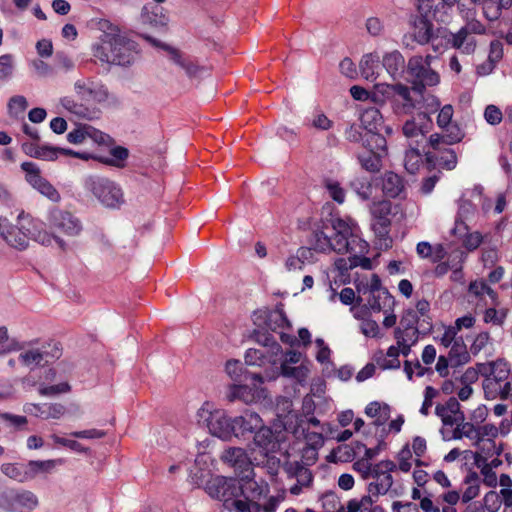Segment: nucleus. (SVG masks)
<instances>
[{"label": "nucleus", "mask_w": 512, "mask_h": 512, "mask_svg": "<svg viewBox=\"0 0 512 512\" xmlns=\"http://www.w3.org/2000/svg\"><path fill=\"white\" fill-rule=\"evenodd\" d=\"M22 170L25 172L27 182L53 202H59L61 197L53 185L42 175L40 169L34 162H22Z\"/></svg>", "instance_id": "20"}, {"label": "nucleus", "mask_w": 512, "mask_h": 512, "mask_svg": "<svg viewBox=\"0 0 512 512\" xmlns=\"http://www.w3.org/2000/svg\"><path fill=\"white\" fill-rule=\"evenodd\" d=\"M102 36L93 46V55L101 62L125 66L128 63V40L120 27L109 20L99 23Z\"/></svg>", "instance_id": "2"}, {"label": "nucleus", "mask_w": 512, "mask_h": 512, "mask_svg": "<svg viewBox=\"0 0 512 512\" xmlns=\"http://www.w3.org/2000/svg\"><path fill=\"white\" fill-rule=\"evenodd\" d=\"M371 225L376 237H378L380 241H383V243H381L380 245L384 246L385 248L390 247L392 243V240L389 237L391 226L390 218L373 219Z\"/></svg>", "instance_id": "40"}, {"label": "nucleus", "mask_w": 512, "mask_h": 512, "mask_svg": "<svg viewBox=\"0 0 512 512\" xmlns=\"http://www.w3.org/2000/svg\"><path fill=\"white\" fill-rule=\"evenodd\" d=\"M506 316V309L497 310L495 308H488L484 313V322L501 326L504 323Z\"/></svg>", "instance_id": "55"}, {"label": "nucleus", "mask_w": 512, "mask_h": 512, "mask_svg": "<svg viewBox=\"0 0 512 512\" xmlns=\"http://www.w3.org/2000/svg\"><path fill=\"white\" fill-rule=\"evenodd\" d=\"M397 469V465L391 460H382L373 465L370 478L373 479L368 484L367 490L373 497L385 495L393 485L392 473Z\"/></svg>", "instance_id": "11"}, {"label": "nucleus", "mask_w": 512, "mask_h": 512, "mask_svg": "<svg viewBox=\"0 0 512 512\" xmlns=\"http://www.w3.org/2000/svg\"><path fill=\"white\" fill-rule=\"evenodd\" d=\"M469 292L476 296H483L487 294L491 299H495L496 292L486 284L484 281H473L469 285Z\"/></svg>", "instance_id": "57"}, {"label": "nucleus", "mask_w": 512, "mask_h": 512, "mask_svg": "<svg viewBox=\"0 0 512 512\" xmlns=\"http://www.w3.org/2000/svg\"><path fill=\"white\" fill-rule=\"evenodd\" d=\"M245 379H250L252 385H232L229 388L227 399L230 402L241 400L246 404L254 403L264 397V389L260 387L263 383L261 374L253 373L245 375Z\"/></svg>", "instance_id": "14"}, {"label": "nucleus", "mask_w": 512, "mask_h": 512, "mask_svg": "<svg viewBox=\"0 0 512 512\" xmlns=\"http://www.w3.org/2000/svg\"><path fill=\"white\" fill-rule=\"evenodd\" d=\"M310 125L319 130H328L332 127V121L322 112L313 115Z\"/></svg>", "instance_id": "64"}, {"label": "nucleus", "mask_w": 512, "mask_h": 512, "mask_svg": "<svg viewBox=\"0 0 512 512\" xmlns=\"http://www.w3.org/2000/svg\"><path fill=\"white\" fill-rule=\"evenodd\" d=\"M0 237L11 247L24 250L32 239L42 245H50L55 240L61 247L64 241L50 235L42 221L33 218L21 210L17 215V224L13 225L7 217H0Z\"/></svg>", "instance_id": "1"}, {"label": "nucleus", "mask_w": 512, "mask_h": 512, "mask_svg": "<svg viewBox=\"0 0 512 512\" xmlns=\"http://www.w3.org/2000/svg\"><path fill=\"white\" fill-rule=\"evenodd\" d=\"M374 502L373 496L369 493L360 499H350L345 506L342 505L338 512H367Z\"/></svg>", "instance_id": "41"}, {"label": "nucleus", "mask_w": 512, "mask_h": 512, "mask_svg": "<svg viewBox=\"0 0 512 512\" xmlns=\"http://www.w3.org/2000/svg\"><path fill=\"white\" fill-rule=\"evenodd\" d=\"M394 337L397 344H416L419 338V330L417 327H397L394 331Z\"/></svg>", "instance_id": "44"}, {"label": "nucleus", "mask_w": 512, "mask_h": 512, "mask_svg": "<svg viewBox=\"0 0 512 512\" xmlns=\"http://www.w3.org/2000/svg\"><path fill=\"white\" fill-rule=\"evenodd\" d=\"M266 359V347L262 349L250 348L245 353V362L248 365L261 366L265 363Z\"/></svg>", "instance_id": "56"}, {"label": "nucleus", "mask_w": 512, "mask_h": 512, "mask_svg": "<svg viewBox=\"0 0 512 512\" xmlns=\"http://www.w3.org/2000/svg\"><path fill=\"white\" fill-rule=\"evenodd\" d=\"M480 479L476 473H471L466 476L464 481V488L462 490L461 500L468 503L479 495Z\"/></svg>", "instance_id": "39"}, {"label": "nucleus", "mask_w": 512, "mask_h": 512, "mask_svg": "<svg viewBox=\"0 0 512 512\" xmlns=\"http://www.w3.org/2000/svg\"><path fill=\"white\" fill-rule=\"evenodd\" d=\"M85 186L107 207H116L123 201L121 189L108 179L89 177L85 181Z\"/></svg>", "instance_id": "12"}, {"label": "nucleus", "mask_w": 512, "mask_h": 512, "mask_svg": "<svg viewBox=\"0 0 512 512\" xmlns=\"http://www.w3.org/2000/svg\"><path fill=\"white\" fill-rule=\"evenodd\" d=\"M71 386L67 382H62L57 385H44L39 384L38 392L41 396H55L58 394L68 393Z\"/></svg>", "instance_id": "52"}, {"label": "nucleus", "mask_w": 512, "mask_h": 512, "mask_svg": "<svg viewBox=\"0 0 512 512\" xmlns=\"http://www.w3.org/2000/svg\"><path fill=\"white\" fill-rule=\"evenodd\" d=\"M27 107L28 102L22 95L13 96L8 102V111L10 115L17 116L18 114L23 113Z\"/></svg>", "instance_id": "58"}, {"label": "nucleus", "mask_w": 512, "mask_h": 512, "mask_svg": "<svg viewBox=\"0 0 512 512\" xmlns=\"http://www.w3.org/2000/svg\"><path fill=\"white\" fill-rule=\"evenodd\" d=\"M482 387L486 399L512 402V376L508 363L502 360L492 362L490 373L485 376Z\"/></svg>", "instance_id": "4"}, {"label": "nucleus", "mask_w": 512, "mask_h": 512, "mask_svg": "<svg viewBox=\"0 0 512 512\" xmlns=\"http://www.w3.org/2000/svg\"><path fill=\"white\" fill-rule=\"evenodd\" d=\"M284 470L289 478H295L296 484L290 487L292 495H299L304 487H309L313 481L311 471L299 461H287Z\"/></svg>", "instance_id": "22"}, {"label": "nucleus", "mask_w": 512, "mask_h": 512, "mask_svg": "<svg viewBox=\"0 0 512 512\" xmlns=\"http://www.w3.org/2000/svg\"><path fill=\"white\" fill-rule=\"evenodd\" d=\"M140 19L143 24H147L156 28L165 27L169 22V18L163 12V8L152 5L143 6Z\"/></svg>", "instance_id": "29"}, {"label": "nucleus", "mask_w": 512, "mask_h": 512, "mask_svg": "<svg viewBox=\"0 0 512 512\" xmlns=\"http://www.w3.org/2000/svg\"><path fill=\"white\" fill-rule=\"evenodd\" d=\"M439 392L432 386H427L424 391V401L420 408V413L427 416L433 405V400L438 396Z\"/></svg>", "instance_id": "59"}, {"label": "nucleus", "mask_w": 512, "mask_h": 512, "mask_svg": "<svg viewBox=\"0 0 512 512\" xmlns=\"http://www.w3.org/2000/svg\"><path fill=\"white\" fill-rule=\"evenodd\" d=\"M461 16L465 20V25L456 33L451 34L449 43L462 54L471 55L475 52L477 47V41L473 34H485L486 27L475 18V9H467L466 11L461 9Z\"/></svg>", "instance_id": "6"}, {"label": "nucleus", "mask_w": 512, "mask_h": 512, "mask_svg": "<svg viewBox=\"0 0 512 512\" xmlns=\"http://www.w3.org/2000/svg\"><path fill=\"white\" fill-rule=\"evenodd\" d=\"M264 424L263 419L254 411L246 410L242 415L234 417V437L246 438L255 434Z\"/></svg>", "instance_id": "24"}, {"label": "nucleus", "mask_w": 512, "mask_h": 512, "mask_svg": "<svg viewBox=\"0 0 512 512\" xmlns=\"http://www.w3.org/2000/svg\"><path fill=\"white\" fill-rule=\"evenodd\" d=\"M433 37V24L429 18L419 17L414 22V38L421 44H427Z\"/></svg>", "instance_id": "36"}, {"label": "nucleus", "mask_w": 512, "mask_h": 512, "mask_svg": "<svg viewBox=\"0 0 512 512\" xmlns=\"http://www.w3.org/2000/svg\"><path fill=\"white\" fill-rule=\"evenodd\" d=\"M51 227L68 236L78 235L82 230L80 220L72 213L60 209H53L49 216Z\"/></svg>", "instance_id": "21"}, {"label": "nucleus", "mask_w": 512, "mask_h": 512, "mask_svg": "<svg viewBox=\"0 0 512 512\" xmlns=\"http://www.w3.org/2000/svg\"><path fill=\"white\" fill-rule=\"evenodd\" d=\"M461 430L464 434V437L474 441L475 445L480 446L479 427H476L470 422L463 421Z\"/></svg>", "instance_id": "63"}, {"label": "nucleus", "mask_w": 512, "mask_h": 512, "mask_svg": "<svg viewBox=\"0 0 512 512\" xmlns=\"http://www.w3.org/2000/svg\"><path fill=\"white\" fill-rule=\"evenodd\" d=\"M89 138L99 145L110 148V154L116 160H124L128 156V150L121 146H115V141L108 134L96 130L90 126Z\"/></svg>", "instance_id": "28"}, {"label": "nucleus", "mask_w": 512, "mask_h": 512, "mask_svg": "<svg viewBox=\"0 0 512 512\" xmlns=\"http://www.w3.org/2000/svg\"><path fill=\"white\" fill-rule=\"evenodd\" d=\"M282 440L283 437L280 431H273L265 424L262 425V428L253 436V444L257 449H259V452L263 457L261 463L266 461L267 463L272 462L275 464L278 462L274 454L280 450Z\"/></svg>", "instance_id": "10"}, {"label": "nucleus", "mask_w": 512, "mask_h": 512, "mask_svg": "<svg viewBox=\"0 0 512 512\" xmlns=\"http://www.w3.org/2000/svg\"><path fill=\"white\" fill-rule=\"evenodd\" d=\"M490 334L486 331L478 333L470 346V352L472 355H478L482 350H484L490 344Z\"/></svg>", "instance_id": "54"}, {"label": "nucleus", "mask_w": 512, "mask_h": 512, "mask_svg": "<svg viewBox=\"0 0 512 512\" xmlns=\"http://www.w3.org/2000/svg\"><path fill=\"white\" fill-rule=\"evenodd\" d=\"M416 252L420 258L428 259L432 263L442 261L447 252L442 244L432 245L427 241H421L416 246Z\"/></svg>", "instance_id": "31"}, {"label": "nucleus", "mask_w": 512, "mask_h": 512, "mask_svg": "<svg viewBox=\"0 0 512 512\" xmlns=\"http://www.w3.org/2000/svg\"><path fill=\"white\" fill-rule=\"evenodd\" d=\"M1 471L9 478L18 482H25L29 480L27 465L5 463L2 465Z\"/></svg>", "instance_id": "42"}, {"label": "nucleus", "mask_w": 512, "mask_h": 512, "mask_svg": "<svg viewBox=\"0 0 512 512\" xmlns=\"http://www.w3.org/2000/svg\"><path fill=\"white\" fill-rule=\"evenodd\" d=\"M15 70V58L12 54L0 56V83L6 82L13 77Z\"/></svg>", "instance_id": "46"}, {"label": "nucleus", "mask_w": 512, "mask_h": 512, "mask_svg": "<svg viewBox=\"0 0 512 512\" xmlns=\"http://www.w3.org/2000/svg\"><path fill=\"white\" fill-rule=\"evenodd\" d=\"M383 67L395 78L405 67V60L399 51H392L383 57Z\"/></svg>", "instance_id": "37"}, {"label": "nucleus", "mask_w": 512, "mask_h": 512, "mask_svg": "<svg viewBox=\"0 0 512 512\" xmlns=\"http://www.w3.org/2000/svg\"><path fill=\"white\" fill-rule=\"evenodd\" d=\"M285 326H290V324L283 311L275 310L266 315L265 329L277 332L278 329H283Z\"/></svg>", "instance_id": "43"}, {"label": "nucleus", "mask_w": 512, "mask_h": 512, "mask_svg": "<svg viewBox=\"0 0 512 512\" xmlns=\"http://www.w3.org/2000/svg\"><path fill=\"white\" fill-rule=\"evenodd\" d=\"M334 235L331 237L332 250L339 253L365 254L368 244L361 239L355 229L342 219L333 221Z\"/></svg>", "instance_id": "7"}, {"label": "nucleus", "mask_w": 512, "mask_h": 512, "mask_svg": "<svg viewBox=\"0 0 512 512\" xmlns=\"http://www.w3.org/2000/svg\"><path fill=\"white\" fill-rule=\"evenodd\" d=\"M209 432L222 440H231L234 437V418L229 417L222 409H211L209 403H204L198 411Z\"/></svg>", "instance_id": "9"}, {"label": "nucleus", "mask_w": 512, "mask_h": 512, "mask_svg": "<svg viewBox=\"0 0 512 512\" xmlns=\"http://www.w3.org/2000/svg\"><path fill=\"white\" fill-rule=\"evenodd\" d=\"M20 344H25V348L20 350L18 360L22 365L29 367L31 370L39 366L45 357L50 355L52 358L58 359L62 354V348L59 343H53L50 352L36 347L39 344V339L20 342Z\"/></svg>", "instance_id": "15"}, {"label": "nucleus", "mask_w": 512, "mask_h": 512, "mask_svg": "<svg viewBox=\"0 0 512 512\" xmlns=\"http://www.w3.org/2000/svg\"><path fill=\"white\" fill-rule=\"evenodd\" d=\"M25 411L43 419H60L66 413V407L61 403H30Z\"/></svg>", "instance_id": "26"}, {"label": "nucleus", "mask_w": 512, "mask_h": 512, "mask_svg": "<svg viewBox=\"0 0 512 512\" xmlns=\"http://www.w3.org/2000/svg\"><path fill=\"white\" fill-rule=\"evenodd\" d=\"M498 435V429L494 425L485 424L479 427L480 444L483 447L487 446L488 449L494 448L495 443L492 441Z\"/></svg>", "instance_id": "51"}, {"label": "nucleus", "mask_w": 512, "mask_h": 512, "mask_svg": "<svg viewBox=\"0 0 512 512\" xmlns=\"http://www.w3.org/2000/svg\"><path fill=\"white\" fill-rule=\"evenodd\" d=\"M372 97L375 103L389 101L393 112L398 116L411 114L419 102L412 97L410 88L401 83L377 84Z\"/></svg>", "instance_id": "3"}, {"label": "nucleus", "mask_w": 512, "mask_h": 512, "mask_svg": "<svg viewBox=\"0 0 512 512\" xmlns=\"http://www.w3.org/2000/svg\"><path fill=\"white\" fill-rule=\"evenodd\" d=\"M436 59V56L428 54L415 55L408 60L407 74L412 83V90L420 96L426 87H433L440 83V75L431 67Z\"/></svg>", "instance_id": "5"}, {"label": "nucleus", "mask_w": 512, "mask_h": 512, "mask_svg": "<svg viewBox=\"0 0 512 512\" xmlns=\"http://www.w3.org/2000/svg\"><path fill=\"white\" fill-rule=\"evenodd\" d=\"M281 374L285 377L294 378L299 383L306 381L309 369L306 365L299 366L281 365Z\"/></svg>", "instance_id": "45"}, {"label": "nucleus", "mask_w": 512, "mask_h": 512, "mask_svg": "<svg viewBox=\"0 0 512 512\" xmlns=\"http://www.w3.org/2000/svg\"><path fill=\"white\" fill-rule=\"evenodd\" d=\"M23 150L25 154L32 158H45L44 160H54L60 156L63 157H82L70 149L53 148L47 145H40L36 142L24 143Z\"/></svg>", "instance_id": "23"}, {"label": "nucleus", "mask_w": 512, "mask_h": 512, "mask_svg": "<svg viewBox=\"0 0 512 512\" xmlns=\"http://www.w3.org/2000/svg\"><path fill=\"white\" fill-rule=\"evenodd\" d=\"M314 262V249L309 247H300L294 254H291L286 258L284 267L288 272H293L302 270L304 265L312 264Z\"/></svg>", "instance_id": "27"}, {"label": "nucleus", "mask_w": 512, "mask_h": 512, "mask_svg": "<svg viewBox=\"0 0 512 512\" xmlns=\"http://www.w3.org/2000/svg\"><path fill=\"white\" fill-rule=\"evenodd\" d=\"M22 170L25 172L27 182L53 202H59L61 197L53 185L42 175L40 169L34 162H22Z\"/></svg>", "instance_id": "19"}, {"label": "nucleus", "mask_w": 512, "mask_h": 512, "mask_svg": "<svg viewBox=\"0 0 512 512\" xmlns=\"http://www.w3.org/2000/svg\"><path fill=\"white\" fill-rule=\"evenodd\" d=\"M56 460L29 461L27 464L29 480L39 473H47L54 469Z\"/></svg>", "instance_id": "48"}, {"label": "nucleus", "mask_w": 512, "mask_h": 512, "mask_svg": "<svg viewBox=\"0 0 512 512\" xmlns=\"http://www.w3.org/2000/svg\"><path fill=\"white\" fill-rule=\"evenodd\" d=\"M25 348L15 339H9L6 327H0V355Z\"/></svg>", "instance_id": "47"}, {"label": "nucleus", "mask_w": 512, "mask_h": 512, "mask_svg": "<svg viewBox=\"0 0 512 512\" xmlns=\"http://www.w3.org/2000/svg\"><path fill=\"white\" fill-rule=\"evenodd\" d=\"M206 492L214 499L228 502L241 493V487L233 478L224 476H215L207 481L205 486Z\"/></svg>", "instance_id": "16"}, {"label": "nucleus", "mask_w": 512, "mask_h": 512, "mask_svg": "<svg viewBox=\"0 0 512 512\" xmlns=\"http://www.w3.org/2000/svg\"><path fill=\"white\" fill-rule=\"evenodd\" d=\"M90 126H81L67 134L68 142L72 144H80L84 142V140L89 137Z\"/></svg>", "instance_id": "60"}, {"label": "nucleus", "mask_w": 512, "mask_h": 512, "mask_svg": "<svg viewBox=\"0 0 512 512\" xmlns=\"http://www.w3.org/2000/svg\"><path fill=\"white\" fill-rule=\"evenodd\" d=\"M142 37L155 48H159L167 52L169 59L181 67L186 72L187 76L195 77L203 70V68H201L197 63L185 57L179 49L161 42L149 35H143Z\"/></svg>", "instance_id": "18"}, {"label": "nucleus", "mask_w": 512, "mask_h": 512, "mask_svg": "<svg viewBox=\"0 0 512 512\" xmlns=\"http://www.w3.org/2000/svg\"><path fill=\"white\" fill-rule=\"evenodd\" d=\"M392 204L390 201L382 200L373 203L371 214L373 219H387L391 214Z\"/></svg>", "instance_id": "53"}, {"label": "nucleus", "mask_w": 512, "mask_h": 512, "mask_svg": "<svg viewBox=\"0 0 512 512\" xmlns=\"http://www.w3.org/2000/svg\"><path fill=\"white\" fill-rule=\"evenodd\" d=\"M354 450L349 445H340L328 456L330 462H347L354 458Z\"/></svg>", "instance_id": "49"}, {"label": "nucleus", "mask_w": 512, "mask_h": 512, "mask_svg": "<svg viewBox=\"0 0 512 512\" xmlns=\"http://www.w3.org/2000/svg\"><path fill=\"white\" fill-rule=\"evenodd\" d=\"M220 459L223 463L233 467L237 475L242 480H250L253 470L252 461L248 457L245 449L241 447H229L225 449Z\"/></svg>", "instance_id": "17"}, {"label": "nucleus", "mask_w": 512, "mask_h": 512, "mask_svg": "<svg viewBox=\"0 0 512 512\" xmlns=\"http://www.w3.org/2000/svg\"><path fill=\"white\" fill-rule=\"evenodd\" d=\"M470 350H467L463 339L459 337L457 341L450 346L448 353L450 364L453 367L461 366L470 361Z\"/></svg>", "instance_id": "32"}, {"label": "nucleus", "mask_w": 512, "mask_h": 512, "mask_svg": "<svg viewBox=\"0 0 512 512\" xmlns=\"http://www.w3.org/2000/svg\"><path fill=\"white\" fill-rule=\"evenodd\" d=\"M435 414L441 419L443 428L453 427L455 423L465 420L464 414L460 410V404L454 397L449 398L444 404H438Z\"/></svg>", "instance_id": "25"}, {"label": "nucleus", "mask_w": 512, "mask_h": 512, "mask_svg": "<svg viewBox=\"0 0 512 512\" xmlns=\"http://www.w3.org/2000/svg\"><path fill=\"white\" fill-rule=\"evenodd\" d=\"M404 188L402 178L394 172H386L382 181V190L388 197L395 198L400 195Z\"/></svg>", "instance_id": "35"}, {"label": "nucleus", "mask_w": 512, "mask_h": 512, "mask_svg": "<svg viewBox=\"0 0 512 512\" xmlns=\"http://www.w3.org/2000/svg\"><path fill=\"white\" fill-rule=\"evenodd\" d=\"M399 347L392 345L384 353L382 350L375 352L373 360L383 370L398 369L400 367Z\"/></svg>", "instance_id": "30"}, {"label": "nucleus", "mask_w": 512, "mask_h": 512, "mask_svg": "<svg viewBox=\"0 0 512 512\" xmlns=\"http://www.w3.org/2000/svg\"><path fill=\"white\" fill-rule=\"evenodd\" d=\"M38 505L37 496L24 489H6L0 492V508L8 512L33 510Z\"/></svg>", "instance_id": "13"}, {"label": "nucleus", "mask_w": 512, "mask_h": 512, "mask_svg": "<svg viewBox=\"0 0 512 512\" xmlns=\"http://www.w3.org/2000/svg\"><path fill=\"white\" fill-rule=\"evenodd\" d=\"M314 237H315V243H314L315 250L320 251V252H327V251L332 250L331 237H328L322 231L316 232Z\"/></svg>", "instance_id": "62"}, {"label": "nucleus", "mask_w": 512, "mask_h": 512, "mask_svg": "<svg viewBox=\"0 0 512 512\" xmlns=\"http://www.w3.org/2000/svg\"><path fill=\"white\" fill-rule=\"evenodd\" d=\"M380 57L377 53L365 54L360 61V72L366 80H375L380 67Z\"/></svg>", "instance_id": "34"}, {"label": "nucleus", "mask_w": 512, "mask_h": 512, "mask_svg": "<svg viewBox=\"0 0 512 512\" xmlns=\"http://www.w3.org/2000/svg\"><path fill=\"white\" fill-rule=\"evenodd\" d=\"M360 120L363 127L370 132L378 130L383 123L382 114L375 107L365 109L361 114Z\"/></svg>", "instance_id": "38"}, {"label": "nucleus", "mask_w": 512, "mask_h": 512, "mask_svg": "<svg viewBox=\"0 0 512 512\" xmlns=\"http://www.w3.org/2000/svg\"><path fill=\"white\" fill-rule=\"evenodd\" d=\"M320 502L326 512H338L339 509L342 508L340 498L333 491L325 492L322 494L320 497Z\"/></svg>", "instance_id": "50"}, {"label": "nucleus", "mask_w": 512, "mask_h": 512, "mask_svg": "<svg viewBox=\"0 0 512 512\" xmlns=\"http://www.w3.org/2000/svg\"><path fill=\"white\" fill-rule=\"evenodd\" d=\"M367 304L374 312L385 311L394 305V298L388 290H378V292L369 294Z\"/></svg>", "instance_id": "33"}, {"label": "nucleus", "mask_w": 512, "mask_h": 512, "mask_svg": "<svg viewBox=\"0 0 512 512\" xmlns=\"http://www.w3.org/2000/svg\"><path fill=\"white\" fill-rule=\"evenodd\" d=\"M373 465L367 459L362 458L353 463V469L360 474L363 480H368L370 479Z\"/></svg>", "instance_id": "61"}, {"label": "nucleus", "mask_w": 512, "mask_h": 512, "mask_svg": "<svg viewBox=\"0 0 512 512\" xmlns=\"http://www.w3.org/2000/svg\"><path fill=\"white\" fill-rule=\"evenodd\" d=\"M133 226L132 239H130V262L132 261L134 266L140 267L143 262L149 263L150 258L146 256V247L151 236L152 221L151 218H145L135 213L131 220Z\"/></svg>", "instance_id": "8"}]
</instances>
